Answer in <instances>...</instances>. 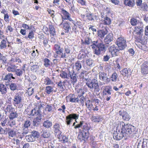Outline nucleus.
<instances>
[{"instance_id":"nucleus-59","label":"nucleus","mask_w":148,"mask_h":148,"mask_svg":"<svg viewBox=\"0 0 148 148\" xmlns=\"http://www.w3.org/2000/svg\"><path fill=\"white\" fill-rule=\"evenodd\" d=\"M52 107L51 105H47L45 109V110L48 111V112H51L52 111Z\"/></svg>"},{"instance_id":"nucleus-31","label":"nucleus","mask_w":148,"mask_h":148,"mask_svg":"<svg viewBox=\"0 0 148 148\" xmlns=\"http://www.w3.org/2000/svg\"><path fill=\"white\" fill-rule=\"evenodd\" d=\"M75 96L74 94H70L67 96V99L69 100L70 102H75Z\"/></svg>"},{"instance_id":"nucleus-30","label":"nucleus","mask_w":148,"mask_h":148,"mask_svg":"<svg viewBox=\"0 0 148 148\" xmlns=\"http://www.w3.org/2000/svg\"><path fill=\"white\" fill-rule=\"evenodd\" d=\"M130 69H124L121 71V73L123 76L125 77L128 76L130 74Z\"/></svg>"},{"instance_id":"nucleus-6","label":"nucleus","mask_w":148,"mask_h":148,"mask_svg":"<svg viewBox=\"0 0 148 148\" xmlns=\"http://www.w3.org/2000/svg\"><path fill=\"white\" fill-rule=\"evenodd\" d=\"M116 43L121 50H123L127 47L126 41L123 37H120L118 38Z\"/></svg>"},{"instance_id":"nucleus-32","label":"nucleus","mask_w":148,"mask_h":148,"mask_svg":"<svg viewBox=\"0 0 148 148\" xmlns=\"http://www.w3.org/2000/svg\"><path fill=\"white\" fill-rule=\"evenodd\" d=\"M13 74L11 73H9L8 74H7L4 77V79L5 80H8V82H11L10 80L12 78L13 79H15V77H13Z\"/></svg>"},{"instance_id":"nucleus-12","label":"nucleus","mask_w":148,"mask_h":148,"mask_svg":"<svg viewBox=\"0 0 148 148\" xmlns=\"http://www.w3.org/2000/svg\"><path fill=\"white\" fill-rule=\"evenodd\" d=\"M138 148H148V139H143L140 141L137 145Z\"/></svg>"},{"instance_id":"nucleus-63","label":"nucleus","mask_w":148,"mask_h":148,"mask_svg":"<svg viewBox=\"0 0 148 148\" xmlns=\"http://www.w3.org/2000/svg\"><path fill=\"white\" fill-rule=\"evenodd\" d=\"M86 16L88 17L89 20L92 21L94 20V19L93 17V15L91 13H89L87 14Z\"/></svg>"},{"instance_id":"nucleus-53","label":"nucleus","mask_w":148,"mask_h":148,"mask_svg":"<svg viewBox=\"0 0 148 148\" xmlns=\"http://www.w3.org/2000/svg\"><path fill=\"white\" fill-rule=\"evenodd\" d=\"M118 77L117 74L115 72L113 73L111 75V80L113 82H115Z\"/></svg>"},{"instance_id":"nucleus-10","label":"nucleus","mask_w":148,"mask_h":148,"mask_svg":"<svg viewBox=\"0 0 148 148\" xmlns=\"http://www.w3.org/2000/svg\"><path fill=\"white\" fill-rule=\"evenodd\" d=\"M60 49V45L58 44H55L53 46V49L55 51V54H54V57L55 58H63V56L61 53Z\"/></svg>"},{"instance_id":"nucleus-43","label":"nucleus","mask_w":148,"mask_h":148,"mask_svg":"<svg viewBox=\"0 0 148 148\" xmlns=\"http://www.w3.org/2000/svg\"><path fill=\"white\" fill-rule=\"evenodd\" d=\"M69 116L71 118L72 120H73V119L75 120V121H76V119H78L79 115L77 114L73 113L69 114Z\"/></svg>"},{"instance_id":"nucleus-60","label":"nucleus","mask_w":148,"mask_h":148,"mask_svg":"<svg viewBox=\"0 0 148 148\" xmlns=\"http://www.w3.org/2000/svg\"><path fill=\"white\" fill-rule=\"evenodd\" d=\"M16 124L15 121L13 119H10L8 122V125L10 127H12L15 125Z\"/></svg>"},{"instance_id":"nucleus-26","label":"nucleus","mask_w":148,"mask_h":148,"mask_svg":"<svg viewBox=\"0 0 148 148\" xmlns=\"http://www.w3.org/2000/svg\"><path fill=\"white\" fill-rule=\"evenodd\" d=\"M25 66H24L21 69H16L14 72L17 76H21L22 75L23 73L25 72Z\"/></svg>"},{"instance_id":"nucleus-41","label":"nucleus","mask_w":148,"mask_h":148,"mask_svg":"<svg viewBox=\"0 0 148 148\" xmlns=\"http://www.w3.org/2000/svg\"><path fill=\"white\" fill-rule=\"evenodd\" d=\"M49 28L50 30V33L51 35L53 36H54L55 35V30L53 26L49 25Z\"/></svg>"},{"instance_id":"nucleus-48","label":"nucleus","mask_w":148,"mask_h":148,"mask_svg":"<svg viewBox=\"0 0 148 148\" xmlns=\"http://www.w3.org/2000/svg\"><path fill=\"white\" fill-rule=\"evenodd\" d=\"M30 130L29 129V128L22 127V132L25 135L27 134L29 132Z\"/></svg>"},{"instance_id":"nucleus-4","label":"nucleus","mask_w":148,"mask_h":148,"mask_svg":"<svg viewBox=\"0 0 148 148\" xmlns=\"http://www.w3.org/2000/svg\"><path fill=\"white\" fill-rule=\"evenodd\" d=\"M86 85L90 90H93L95 92H99L100 90L97 80L93 79L91 80L89 79H86Z\"/></svg>"},{"instance_id":"nucleus-49","label":"nucleus","mask_w":148,"mask_h":148,"mask_svg":"<svg viewBox=\"0 0 148 148\" xmlns=\"http://www.w3.org/2000/svg\"><path fill=\"white\" fill-rule=\"evenodd\" d=\"M45 83L46 85H52L53 84V82L49 78L47 77L45 79Z\"/></svg>"},{"instance_id":"nucleus-35","label":"nucleus","mask_w":148,"mask_h":148,"mask_svg":"<svg viewBox=\"0 0 148 148\" xmlns=\"http://www.w3.org/2000/svg\"><path fill=\"white\" fill-rule=\"evenodd\" d=\"M105 89L104 90L105 92L104 94L106 95H108L111 94V92L112 91V88L108 86H105Z\"/></svg>"},{"instance_id":"nucleus-37","label":"nucleus","mask_w":148,"mask_h":148,"mask_svg":"<svg viewBox=\"0 0 148 148\" xmlns=\"http://www.w3.org/2000/svg\"><path fill=\"white\" fill-rule=\"evenodd\" d=\"M50 136V133L48 131H44L42 132L41 136L44 138H49Z\"/></svg>"},{"instance_id":"nucleus-51","label":"nucleus","mask_w":148,"mask_h":148,"mask_svg":"<svg viewBox=\"0 0 148 148\" xmlns=\"http://www.w3.org/2000/svg\"><path fill=\"white\" fill-rule=\"evenodd\" d=\"M17 114L16 112H12L10 114L9 118L10 119H13L14 118L17 117Z\"/></svg>"},{"instance_id":"nucleus-21","label":"nucleus","mask_w":148,"mask_h":148,"mask_svg":"<svg viewBox=\"0 0 148 148\" xmlns=\"http://www.w3.org/2000/svg\"><path fill=\"white\" fill-rule=\"evenodd\" d=\"M141 71L143 74H147L148 73V62H145L143 64Z\"/></svg>"},{"instance_id":"nucleus-11","label":"nucleus","mask_w":148,"mask_h":148,"mask_svg":"<svg viewBox=\"0 0 148 148\" xmlns=\"http://www.w3.org/2000/svg\"><path fill=\"white\" fill-rule=\"evenodd\" d=\"M110 52L112 55L117 56L119 53V51L121 49L118 47H115L114 45L110 46L109 48Z\"/></svg>"},{"instance_id":"nucleus-7","label":"nucleus","mask_w":148,"mask_h":148,"mask_svg":"<svg viewBox=\"0 0 148 148\" xmlns=\"http://www.w3.org/2000/svg\"><path fill=\"white\" fill-rule=\"evenodd\" d=\"M43 107L41 104L38 106V108H35L33 109L31 111L30 113L29 114L31 116H36V117L38 116L42 115V112L41 111V110Z\"/></svg>"},{"instance_id":"nucleus-19","label":"nucleus","mask_w":148,"mask_h":148,"mask_svg":"<svg viewBox=\"0 0 148 148\" xmlns=\"http://www.w3.org/2000/svg\"><path fill=\"white\" fill-rule=\"evenodd\" d=\"M22 98L21 95L18 94H16L13 99L14 101L13 103L14 105H17L20 104L22 101Z\"/></svg>"},{"instance_id":"nucleus-15","label":"nucleus","mask_w":148,"mask_h":148,"mask_svg":"<svg viewBox=\"0 0 148 148\" xmlns=\"http://www.w3.org/2000/svg\"><path fill=\"white\" fill-rule=\"evenodd\" d=\"M113 40V34H112L110 33L107 35L105 38L104 41L106 44L108 45H107V46H108L109 45H110L112 44L111 42Z\"/></svg>"},{"instance_id":"nucleus-54","label":"nucleus","mask_w":148,"mask_h":148,"mask_svg":"<svg viewBox=\"0 0 148 148\" xmlns=\"http://www.w3.org/2000/svg\"><path fill=\"white\" fill-rule=\"evenodd\" d=\"M72 121L73 120H72L71 118H70V117L68 115L66 116L65 121L66 124L67 125H70L71 123L72 122Z\"/></svg>"},{"instance_id":"nucleus-57","label":"nucleus","mask_w":148,"mask_h":148,"mask_svg":"<svg viewBox=\"0 0 148 148\" xmlns=\"http://www.w3.org/2000/svg\"><path fill=\"white\" fill-rule=\"evenodd\" d=\"M0 60L2 61V64H3L7 63V58L5 56L3 55L0 58Z\"/></svg>"},{"instance_id":"nucleus-16","label":"nucleus","mask_w":148,"mask_h":148,"mask_svg":"<svg viewBox=\"0 0 148 148\" xmlns=\"http://www.w3.org/2000/svg\"><path fill=\"white\" fill-rule=\"evenodd\" d=\"M68 77H69L71 79V82L73 84L76 83L77 81V76L76 74L74 73V72L73 71V73H71L69 72L68 74Z\"/></svg>"},{"instance_id":"nucleus-62","label":"nucleus","mask_w":148,"mask_h":148,"mask_svg":"<svg viewBox=\"0 0 148 148\" xmlns=\"http://www.w3.org/2000/svg\"><path fill=\"white\" fill-rule=\"evenodd\" d=\"M38 66L36 65H34L32 66L31 67V69L32 71H36L38 68Z\"/></svg>"},{"instance_id":"nucleus-8","label":"nucleus","mask_w":148,"mask_h":148,"mask_svg":"<svg viewBox=\"0 0 148 148\" xmlns=\"http://www.w3.org/2000/svg\"><path fill=\"white\" fill-rule=\"evenodd\" d=\"M60 51L63 56V58H66L69 56L71 52V48L68 46H66L64 47V49L62 48H61L60 46Z\"/></svg>"},{"instance_id":"nucleus-17","label":"nucleus","mask_w":148,"mask_h":148,"mask_svg":"<svg viewBox=\"0 0 148 148\" xmlns=\"http://www.w3.org/2000/svg\"><path fill=\"white\" fill-rule=\"evenodd\" d=\"M136 4L138 8L143 9H147L148 8L147 5L146 3H142V0H136Z\"/></svg>"},{"instance_id":"nucleus-44","label":"nucleus","mask_w":148,"mask_h":148,"mask_svg":"<svg viewBox=\"0 0 148 148\" xmlns=\"http://www.w3.org/2000/svg\"><path fill=\"white\" fill-rule=\"evenodd\" d=\"M53 88L51 86H47L46 87V92L47 94H50L51 92L53 91Z\"/></svg>"},{"instance_id":"nucleus-39","label":"nucleus","mask_w":148,"mask_h":148,"mask_svg":"<svg viewBox=\"0 0 148 148\" xmlns=\"http://www.w3.org/2000/svg\"><path fill=\"white\" fill-rule=\"evenodd\" d=\"M16 67L14 65H10L8 66L7 69V70L9 72H14L16 69Z\"/></svg>"},{"instance_id":"nucleus-29","label":"nucleus","mask_w":148,"mask_h":148,"mask_svg":"<svg viewBox=\"0 0 148 148\" xmlns=\"http://www.w3.org/2000/svg\"><path fill=\"white\" fill-rule=\"evenodd\" d=\"M0 92L2 94H6L7 92L6 86L0 83Z\"/></svg>"},{"instance_id":"nucleus-61","label":"nucleus","mask_w":148,"mask_h":148,"mask_svg":"<svg viewBox=\"0 0 148 148\" xmlns=\"http://www.w3.org/2000/svg\"><path fill=\"white\" fill-rule=\"evenodd\" d=\"M84 123V122L83 121H80L79 123L75 125V126L74 127V128L76 129L82 127L83 126Z\"/></svg>"},{"instance_id":"nucleus-28","label":"nucleus","mask_w":148,"mask_h":148,"mask_svg":"<svg viewBox=\"0 0 148 148\" xmlns=\"http://www.w3.org/2000/svg\"><path fill=\"white\" fill-rule=\"evenodd\" d=\"M52 125V122L49 120H47L46 121H45L43 123V126L46 128H49Z\"/></svg>"},{"instance_id":"nucleus-46","label":"nucleus","mask_w":148,"mask_h":148,"mask_svg":"<svg viewBox=\"0 0 148 148\" xmlns=\"http://www.w3.org/2000/svg\"><path fill=\"white\" fill-rule=\"evenodd\" d=\"M31 122L29 120H27L24 121L22 127L29 128L31 125Z\"/></svg>"},{"instance_id":"nucleus-56","label":"nucleus","mask_w":148,"mask_h":148,"mask_svg":"<svg viewBox=\"0 0 148 148\" xmlns=\"http://www.w3.org/2000/svg\"><path fill=\"white\" fill-rule=\"evenodd\" d=\"M10 61H11L13 62H17L18 63H21V59L18 57H14L12 58Z\"/></svg>"},{"instance_id":"nucleus-38","label":"nucleus","mask_w":148,"mask_h":148,"mask_svg":"<svg viewBox=\"0 0 148 148\" xmlns=\"http://www.w3.org/2000/svg\"><path fill=\"white\" fill-rule=\"evenodd\" d=\"M102 22L105 25H109L111 23V20L110 18L106 16Z\"/></svg>"},{"instance_id":"nucleus-1","label":"nucleus","mask_w":148,"mask_h":148,"mask_svg":"<svg viewBox=\"0 0 148 148\" xmlns=\"http://www.w3.org/2000/svg\"><path fill=\"white\" fill-rule=\"evenodd\" d=\"M83 44L85 45L92 44L91 46L94 53L98 56L101 54V52H105L106 50L105 45L102 41L98 40L92 41L88 36L85 37Z\"/></svg>"},{"instance_id":"nucleus-3","label":"nucleus","mask_w":148,"mask_h":148,"mask_svg":"<svg viewBox=\"0 0 148 148\" xmlns=\"http://www.w3.org/2000/svg\"><path fill=\"white\" fill-rule=\"evenodd\" d=\"M82 126V131L80 130L77 137L78 139L81 141H85L88 139L89 136L88 131L90 128L89 125L84 123Z\"/></svg>"},{"instance_id":"nucleus-45","label":"nucleus","mask_w":148,"mask_h":148,"mask_svg":"<svg viewBox=\"0 0 148 148\" xmlns=\"http://www.w3.org/2000/svg\"><path fill=\"white\" fill-rule=\"evenodd\" d=\"M8 134L10 138H13L15 135V132L12 130H9L8 131Z\"/></svg>"},{"instance_id":"nucleus-27","label":"nucleus","mask_w":148,"mask_h":148,"mask_svg":"<svg viewBox=\"0 0 148 148\" xmlns=\"http://www.w3.org/2000/svg\"><path fill=\"white\" fill-rule=\"evenodd\" d=\"M124 3L126 5L130 7L133 6L135 3L134 0H124Z\"/></svg>"},{"instance_id":"nucleus-47","label":"nucleus","mask_w":148,"mask_h":148,"mask_svg":"<svg viewBox=\"0 0 148 148\" xmlns=\"http://www.w3.org/2000/svg\"><path fill=\"white\" fill-rule=\"evenodd\" d=\"M86 71L84 70L82 71L79 75L80 79H85L86 80V79L84 77V75H87Z\"/></svg>"},{"instance_id":"nucleus-25","label":"nucleus","mask_w":148,"mask_h":148,"mask_svg":"<svg viewBox=\"0 0 148 148\" xmlns=\"http://www.w3.org/2000/svg\"><path fill=\"white\" fill-rule=\"evenodd\" d=\"M57 137L59 140L62 141V142L63 143L67 142L68 141V138L66 136L61 135V134H58Z\"/></svg>"},{"instance_id":"nucleus-64","label":"nucleus","mask_w":148,"mask_h":148,"mask_svg":"<svg viewBox=\"0 0 148 148\" xmlns=\"http://www.w3.org/2000/svg\"><path fill=\"white\" fill-rule=\"evenodd\" d=\"M130 22L131 24L132 25H135L137 23V21L136 19L134 18H133L131 19Z\"/></svg>"},{"instance_id":"nucleus-22","label":"nucleus","mask_w":148,"mask_h":148,"mask_svg":"<svg viewBox=\"0 0 148 148\" xmlns=\"http://www.w3.org/2000/svg\"><path fill=\"white\" fill-rule=\"evenodd\" d=\"M42 115L38 116L35 118L33 121L32 125L34 126H37L41 122Z\"/></svg>"},{"instance_id":"nucleus-2","label":"nucleus","mask_w":148,"mask_h":148,"mask_svg":"<svg viewBox=\"0 0 148 148\" xmlns=\"http://www.w3.org/2000/svg\"><path fill=\"white\" fill-rule=\"evenodd\" d=\"M118 128L121 129V132L125 134L126 136L128 134H132L133 137L135 138L137 135L135 127L130 124L125 125L123 122L121 121L118 123Z\"/></svg>"},{"instance_id":"nucleus-24","label":"nucleus","mask_w":148,"mask_h":148,"mask_svg":"<svg viewBox=\"0 0 148 148\" xmlns=\"http://www.w3.org/2000/svg\"><path fill=\"white\" fill-rule=\"evenodd\" d=\"M108 32L107 30H100L97 31V34L98 36L101 38H103L104 36Z\"/></svg>"},{"instance_id":"nucleus-14","label":"nucleus","mask_w":148,"mask_h":148,"mask_svg":"<svg viewBox=\"0 0 148 148\" xmlns=\"http://www.w3.org/2000/svg\"><path fill=\"white\" fill-rule=\"evenodd\" d=\"M99 79L102 81L106 82H108L110 79L107 76V73L104 72H100L99 73Z\"/></svg>"},{"instance_id":"nucleus-20","label":"nucleus","mask_w":148,"mask_h":148,"mask_svg":"<svg viewBox=\"0 0 148 148\" xmlns=\"http://www.w3.org/2000/svg\"><path fill=\"white\" fill-rule=\"evenodd\" d=\"M60 124L58 123H55L53 125V129L55 135L61 134V132L60 131Z\"/></svg>"},{"instance_id":"nucleus-50","label":"nucleus","mask_w":148,"mask_h":148,"mask_svg":"<svg viewBox=\"0 0 148 148\" xmlns=\"http://www.w3.org/2000/svg\"><path fill=\"white\" fill-rule=\"evenodd\" d=\"M6 43V41L4 39L2 40L0 44V48L1 49L5 48L7 47Z\"/></svg>"},{"instance_id":"nucleus-23","label":"nucleus","mask_w":148,"mask_h":148,"mask_svg":"<svg viewBox=\"0 0 148 148\" xmlns=\"http://www.w3.org/2000/svg\"><path fill=\"white\" fill-rule=\"evenodd\" d=\"M62 25L63 28L66 32H68L71 29V24L70 23L66 22L62 23Z\"/></svg>"},{"instance_id":"nucleus-5","label":"nucleus","mask_w":148,"mask_h":148,"mask_svg":"<svg viewBox=\"0 0 148 148\" xmlns=\"http://www.w3.org/2000/svg\"><path fill=\"white\" fill-rule=\"evenodd\" d=\"M40 134L38 132L33 130L31 132L30 134L26 135L25 138L28 142H33L38 139L39 138Z\"/></svg>"},{"instance_id":"nucleus-34","label":"nucleus","mask_w":148,"mask_h":148,"mask_svg":"<svg viewBox=\"0 0 148 148\" xmlns=\"http://www.w3.org/2000/svg\"><path fill=\"white\" fill-rule=\"evenodd\" d=\"M74 67L75 70L77 71H79L82 68V64L79 61H77L75 63Z\"/></svg>"},{"instance_id":"nucleus-42","label":"nucleus","mask_w":148,"mask_h":148,"mask_svg":"<svg viewBox=\"0 0 148 148\" xmlns=\"http://www.w3.org/2000/svg\"><path fill=\"white\" fill-rule=\"evenodd\" d=\"M92 121L94 122H99L101 121V118L99 116H93L91 118Z\"/></svg>"},{"instance_id":"nucleus-55","label":"nucleus","mask_w":148,"mask_h":148,"mask_svg":"<svg viewBox=\"0 0 148 148\" xmlns=\"http://www.w3.org/2000/svg\"><path fill=\"white\" fill-rule=\"evenodd\" d=\"M77 92L78 94V96L79 97L83 96L85 93L84 90L81 88L77 90Z\"/></svg>"},{"instance_id":"nucleus-33","label":"nucleus","mask_w":148,"mask_h":148,"mask_svg":"<svg viewBox=\"0 0 148 148\" xmlns=\"http://www.w3.org/2000/svg\"><path fill=\"white\" fill-rule=\"evenodd\" d=\"M62 13L63 14L64 16V19H68L70 21H73L71 18L69 13L66 11L65 10H62Z\"/></svg>"},{"instance_id":"nucleus-9","label":"nucleus","mask_w":148,"mask_h":148,"mask_svg":"<svg viewBox=\"0 0 148 148\" xmlns=\"http://www.w3.org/2000/svg\"><path fill=\"white\" fill-rule=\"evenodd\" d=\"M119 128H118L116 129V131L113 134V138L116 140H119L122 138L123 137H126L125 134L123 133H122L120 132L119 130H118Z\"/></svg>"},{"instance_id":"nucleus-52","label":"nucleus","mask_w":148,"mask_h":148,"mask_svg":"<svg viewBox=\"0 0 148 148\" xmlns=\"http://www.w3.org/2000/svg\"><path fill=\"white\" fill-rule=\"evenodd\" d=\"M86 62L87 65L89 66H92L94 65L93 61L90 59H88L86 60Z\"/></svg>"},{"instance_id":"nucleus-40","label":"nucleus","mask_w":148,"mask_h":148,"mask_svg":"<svg viewBox=\"0 0 148 148\" xmlns=\"http://www.w3.org/2000/svg\"><path fill=\"white\" fill-rule=\"evenodd\" d=\"M44 65L46 67H49L52 64V62L47 58L44 59Z\"/></svg>"},{"instance_id":"nucleus-58","label":"nucleus","mask_w":148,"mask_h":148,"mask_svg":"<svg viewBox=\"0 0 148 148\" xmlns=\"http://www.w3.org/2000/svg\"><path fill=\"white\" fill-rule=\"evenodd\" d=\"M68 75L67 73L65 72L62 71L61 73L60 74V76L62 78L68 79L69 77H68Z\"/></svg>"},{"instance_id":"nucleus-13","label":"nucleus","mask_w":148,"mask_h":148,"mask_svg":"<svg viewBox=\"0 0 148 148\" xmlns=\"http://www.w3.org/2000/svg\"><path fill=\"white\" fill-rule=\"evenodd\" d=\"M6 85L8 86L10 90L12 91L17 90L18 88V84L16 83H13L12 81L9 83L8 82H6Z\"/></svg>"},{"instance_id":"nucleus-36","label":"nucleus","mask_w":148,"mask_h":148,"mask_svg":"<svg viewBox=\"0 0 148 148\" xmlns=\"http://www.w3.org/2000/svg\"><path fill=\"white\" fill-rule=\"evenodd\" d=\"M85 105L90 111L92 110L93 105L91 101L89 100H87L86 102Z\"/></svg>"},{"instance_id":"nucleus-18","label":"nucleus","mask_w":148,"mask_h":148,"mask_svg":"<svg viewBox=\"0 0 148 148\" xmlns=\"http://www.w3.org/2000/svg\"><path fill=\"white\" fill-rule=\"evenodd\" d=\"M119 114L122 116L124 120L129 121L130 119V117L127 113L124 111H120Z\"/></svg>"}]
</instances>
